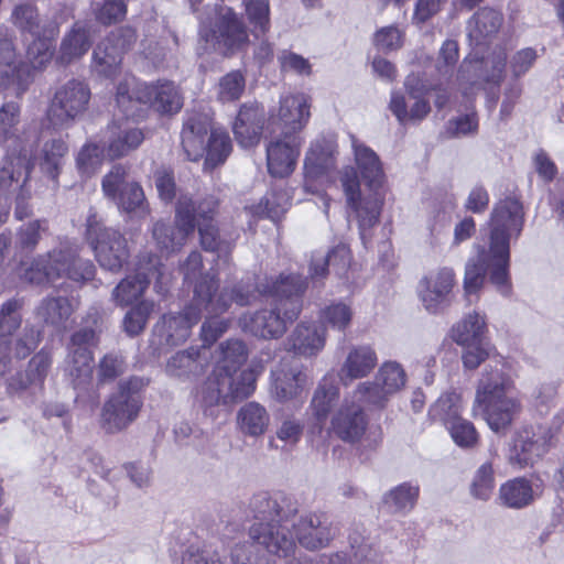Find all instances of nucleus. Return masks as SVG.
Wrapping results in <instances>:
<instances>
[{
    "label": "nucleus",
    "instance_id": "obj_1",
    "mask_svg": "<svg viewBox=\"0 0 564 564\" xmlns=\"http://www.w3.org/2000/svg\"><path fill=\"white\" fill-rule=\"evenodd\" d=\"M249 509L257 520L249 530L252 542L232 549V564H273L271 554L283 558L293 556L296 542L290 527L299 544L308 551L328 546L336 535L332 522L322 513L310 512L296 519L297 501L282 494L258 492L251 498Z\"/></svg>",
    "mask_w": 564,
    "mask_h": 564
},
{
    "label": "nucleus",
    "instance_id": "obj_2",
    "mask_svg": "<svg viewBox=\"0 0 564 564\" xmlns=\"http://www.w3.org/2000/svg\"><path fill=\"white\" fill-rule=\"evenodd\" d=\"M486 332L485 316L473 312L453 326L452 338L463 347L465 369L474 370L490 359L479 379L475 405L481 409L490 430L499 433L511 425L521 405L517 398L509 394L513 388L509 368L501 356H494L496 349L486 338Z\"/></svg>",
    "mask_w": 564,
    "mask_h": 564
},
{
    "label": "nucleus",
    "instance_id": "obj_3",
    "mask_svg": "<svg viewBox=\"0 0 564 564\" xmlns=\"http://www.w3.org/2000/svg\"><path fill=\"white\" fill-rule=\"evenodd\" d=\"M218 207L219 200L214 196L195 200L189 195H181L175 208V226L155 223L153 239L162 251L173 252L181 249L197 229L202 248L216 253L224 264L230 265L240 234L237 228L218 225Z\"/></svg>",
    "mask_w": 564,
    "mask_h": 564
},
{
    "label": "nucleus",
    "instance_id": "obj_4",
    "mask_svg": "<svg viewBox=\"0 0 564 564\" xmlns=\"http://www.w3.org/2000/svg\"><path fill=\"white\" fill-rule=\"evenodd\" d=\"M307 283L300 274L281 273L278 278L265 276L252 289L249 284L238 283L228 289L230 305L247 306L259 296L272 299L269 308H262L252 315H243L240 324L245 330L263 339L282 337L290 324L300 315L303 306L302 296Z\"/></svg>",
    "mask_w": 564,
    "mask_h": 564
},
{
    "label": "nucleus",
    "instance_id": "obj_5",
    "mask_svg": "<svg viewBox=\"0 0 564 564\" xmlns=\"http://www.w3.org/2000/svg\"><path fill=\"white\" fill-rule=\"evenodd\" d=\"M522 228L523 209L517 198L507 197L496 204L490 216L488 248H481L465 267L464 289L467 294L482 286L486 274L501 295L511 294L510 241L520 236Z\"/></svg>",
    "mask_w": 564,
    "mask_h": 564
},
{
    "label": "nucleus",
    "instance_id": "obj_6",
    "mask_svg": "<svg viewBox=\"0 0 564 564\" xmlns=\"http://www.w3.org/2000/svg\"><path fill=\"white\" fill-rule=\"evenodd\" d=\"M20 106L17 101L2 105V143H6L7 154L2 162V185L7 180L11 184L26 182L33 167V159L39 163L41 171L52 181L56 182L68 147L62 139L46 141L39 156H33L35 135L17 134L14 126L19 122Z\"/></svg>",
    "mask_w": 564,
    "mask_h": 564
},
{
    "label": "nucleus",
    "instance_id": "obj_7",
    "mask_svg": "<svg viewBox=\"0 0 564 564\" xmlns=\"http://www.w3.org/2000/svg\"><path fill=\"white\" fill-rule=\"evenodd\" d=\"M354 158L360 174L369 189L368 196H362L360 182L355 167L345 166L340 172V183L346 196L349 215L354 214L358 220L359 235L364 243L367 239V230L373 227L381 213L383 196L380 189L383 186L386 175L378 154L368 145L351 135Z\"/></svg>",
    "mask_w": 564,
    "mask_h": 564
},
{
    "label": "nucleus",
    "instance_id": "obj_8",
    "mask_svg": "<svg viewBox=\"0 0 564 564\" xmlns=\"http://www.w3.org/2000/svg\"><path fill=\"white\" fill-rule=\"evenodd\" d=\"M214 283L209 278L200 281L193 291V299L183 312L163 314L154 324L150 346L159 355L164 349L183 345L191 336L192 328L208 313H226L230 308L227 288H224L217 300L212 299Z\"/></svg>",
    "mask_w": 564,
    "mask_h": 564
},
{
    "label": "nucleus",
    "instance_id": "obj_9",
    "mask_svg": "<svg viewBox=\"0 0 564 564\" xmlns=\"http://www.w3.org/2000/svg\"><path fill=\"white\" fill-rule=\"evenodd\" d=\"M95 265L89 260L78 257V247L69 239H63L57 247L46 254L39 256L30 262H22L18 269L19 276L30 283L40 285L53 283L59 278L75 282H86L94 278Z\"/></svg>",
    "mask_w": 564,
    "mask_h": 564
},
{
    "label": "nucleus",
    "instance_id": "obj_10",
    "mask_svg": "<svg viewBox=\"0 0 564 564\" xmlns=\"http://www.w3.org/2000/svg\"><path fill=\"white\" fill-rule=\"evenodd\" d=\"M116 102L126 118L137 119L147 105L161 113H176L183 98L173 82L139 83L134 76L127 75L117 86Z\"/></svg>",
    "mask_w": 564,
    "mask_h": 564
},
{
    "label": "nucleus",
    "instance_id": "obj_11",
    "mask_svg": "<svg viewBox=\"0 0 564 564\" xmlns=\"http://www.w3.org/2000/svg\"><path fill=\"white\" fill-rule=\"evenodd\" d=\"M147 384L148 380L135 376L119 382L117 391L109 395L101 410L100 422L107 433L121 432L138 419Z\"/></svg>",
    "mask_w": 564,
    "mask_h": 564
},
{
    "label": "nucleus",
    "instance_id": "obj_12",
    "mask_svg": "<svg viewBox=\"0 0 564 564\" xmlns=\"http://www.w3.org/2000/svg\"><path fill=\"white\" fill-rule=\"evenodd\" d=\"M263 371L261 362L252 361L250 366L239 375V381L228 375L221 376L213 370L200 390V404L206 415H215V408L234 400L250 397L257 388V379Z\"/></svg>",
    "mask_w": 564,
    "mask_h": 564
},
{
    "label": "nucleus",
    "instance_id": "obj_13",
    "mask_svg": "<svg viewBox=\"0 0 564 564\" xmlns=\"http://www.w3.org/2000/svg\"><path fill=\"white\" fill-rule=\"evenodd\" d=\"M86 239L101 268L119 272L130 257L127 239L117 229L106 227L90 208L86 219Z\"/></svg>",
    "mask_w": 564,
    "mask_h": 564
},
{
    "label": "nucleus",
    "instance_id": "obj_14",
    "mask_svg": "<svg viewBox=\"0 0 564 564\" xmlns=\"http://www.w3.org/2000/svg\"><path fill=\"white\" fill-rule=\"evenodd\" d=\"M507 58L506 50L498 47L487 57L475 59L466 57L459 66V79L482 89L491 109L496 107L499 99L500 85L506 75Z\"/></svg>",
    "mask_w": 564,
    "mask_h": 564
},
{
    "label": "nucleus",
    "instance_id": "obj_15",
    "mask_svg": "<svg viewBox=\"0 0 564 564\" xmlns=\"http://www.w3.org/2000/svg\"><path fill=\"white\" fill-rule=\"evenodd\" d=\"M90 97V88L84 80L73 78L62 84L48 104V123L54 129L70 127L87 110Z\"/></svg>",
    "mask_w": 564,
    "mask_h": 564
},
{
    "label": "nucleus",
    "instance_id": "obj_16",
    "mask_svg": "<svg viewBox=\"0 0 564 564\" xmlns=\"http://www.w3.org/2000/svg\"><path fill=\"white\" fill-rule=\"evenodd\" d=\"M96 344L97 335L91 328H82L70 336L63 371L74 389L85 390L91 382L94 370L91 348Z\"/></svg>",
    "mask_w": 564,
    "mask_h": 564
},
{
    "label": "nucleus",
    "instance_id": "obj_17",
    "mask_svg": "<svg viewBox=\"0 0 564 564\" xmlns=\"http://www.w3.org/2000/svg\"><path fill=\"white\" fill-rule=\"evenodd\" d=\"M101 188L105 196L112 199L124 213L143 218L149 214V207L142 187L137 182L127 180V170L116 164L104 176Z\"/></svg>",
    "mask_w": 564,
    "mask_h": 564
},
{
    "label": "nucleus",
    "instance_id": "obj_18",
    "mask_svg": "<svg viewBox=\"0 0 564 564\" xmlns=\"http://www.w3.org/2000/svg\"><path fill=\"white\" fill-rule=\"evenodd\" d=\"M554 434L542 424L525 426L514 434L508 463L517 469L533 466L551 448Z\"/></svg>",
    "mask_w": 564,
    "mask_h": 564
},
{
    "label": "nucleus",
    "instance_id": "obj_19",
    "mask_svg": "<svg viewBox=\"0 0 564 564\" xmlns=\"http://www.w3.org/2000/svg\"><path fill=\"white\" fill-rule=\"evenodd\" d=\"M199 35L209 42V37L225 53H232L243 48L248 41L249 34L241 17L230 7L220 6L216 11L215 24L208 32L202 23Z\"/></svg>",
    "mask_w": 564,
    "mask_h": 564
},
{
    "label": "nucleus",
    "instance_id": "obj_20",
    "mask_svg": "<svg viewBox=\"0 0 564 564\" xmlns=\"http://www.w3.org/2000/svg\"><path fill=\"white\" fill-rule=\"evenodd\" d=\"M131 28L117 29L97 44L93 52V70L105 78H112L120 69L122 55L135 42Z\"/></svg>",
    "mask_w": 564,
    "mask_h": 564
},
{
    "label": "nucleus",
    "instance_id": "obj_21",
    "mask_svg": "<svg viewBox=\"0 0 564 564\" xmlns=\"http://www.w3.org/2000/svg\"><path fill=\"white\" fill-rule=\"evenodd\" d=\"M153 276H156L155 288H159L163 280L159 257L150 254L145 261V257L140 256L135 275L127 276L116 285L111 292V301L120 307L131 305L143 295Z\"/></svg>",
    "mask_w": 564,
    "mask_h": 564
},
{
    "label": "nucleus",
    "instance_id": "obj_22",
    "mask_svg": "<svg viewBox=\"0 0 564 564\" xmlns=\"http://www.w3.org/2000/svg\"><path fill=\"white\" fill-rule=\"evenodd\" d=\"M456 275L452 268L443 267L423 276L417 285V295L423 307L437 314L452 303Z\"/></svg>",
    "mask_w": 564,
    "mask_h": 564
},
{
    "label": "nucleus",
    "instance_id": "obj_23",
    "mask_svg": "<svg viewBox=\"0 0 564 564\" xmlns=\"http://www.w3.org/2000/svg\"><path fill=\"white\" fill-rule=\"evenodd\" d=\"M311 101L305 94L281 96L278 113H271L269 121L272 133L301 135L311 117Z\"/></svg>",
    "mask_w": 564,
    "mask_h": 564
},
{
    "label": "nucleus",
    "instance_id": "obj_24",
    "mask_svg": "<svg viewBox=\"0 0 564 564\" xmlns=\"http://www.w3.org/2000/svg\"><path fill=\"white\" fill-rule=\"evenodd\" d=\"M273 134L267 144L268 171L274 177H285L295 170L304 139L294 133L276 132Z\"/></svg>",
    "mask_w": 564,
    "mask_h": 564
},
{
    "label": "nucleus",
    "instance_id": "obj_25",
    "mask_svg": "<svg viewBox=\"0 0 564 564\" xmlns=\"http://www.w3.org/2000/svg\"><path fill=\"white\" fill-rule=\"evenodd\" d=\"M2 97H21L33 80L31 67L15 54L10 41L2 39Z\"/></svg>",
    "mask_w": 564,
    "mask_h": 564
},
{
    "label": "nucleus",
    "instance_id": "obj_26",
    "mask_svg": "<svg viewBox=\"0 0 564 564\" xmlns=\"http://www.w3.org/2000/svg\"><path fill=\"white\" fill-rule=\"evenodd\" d=\"M368 419L362 405L346 397L333 413L330 430L336 437L346 443L358 442L366 433Z\"/></svg>",
    "mask_w": 564,
    "mask_h": 564
},
{
    "label": "nucleus",
    "instance_id": "obj_27",
    "mask_svg": "<svg viewBox=\"0 0 564 564\" xmlns=\"http://www.w3.org/2000/svg\"><path fill=\"white\" fill-rule=\"evenodd\" d=\"M107 149V159L116 160L129 155L144 140L143 131L128 122H112L100 134Z\"/></svg>",
    "mask_w": 564,
    "mask_h": 564
},
{
    "label": "nucleus",
    "instance_id": "obj_28",
    "mask_svg": "<svg viewBox=\"0 0 564 564\" xmlns=\"http://www.w3.org/2000/svg\"><path fill=\"white\" fill-rule=\"evenodd\" d=\"M306 383L307 377L299 366L281 362L271 370L270 393L276 401L285 403L301 397Z\"/></svg>",
    "mask_w": 564,
    "mask_h": 564
},
{
    "label": "nucleus",
    "instance_id": "obj_29",
    "mask_svg": "<svg viewBox=\"0 0 564 564\" xmlns=\"http://www.w3.org/2000/svg\"><path fill=\"white\" fill-rule=\"evenodd\" d=\"M76 311L74 300L67 296H45L36 305L34 314L36 319L54 333L65 332L72 323V316Z\"/></svg>",
    "mask_w": 564,
    "mask_h": 564
},
{
    "label": "nucleus",
    "instance_id": "obj_30",
    "mask_svg": "<svg viewBox=\"0 0 564 564\" xmlns=\"http://www.w3.org/2000/svg\"><path fill=\"white\" fill-rule=\"evenodd\" d=\"M208 354L205 347H189L171 356L165 365L167 376L183 381H191L207 370Z\"/></svg>",
    "mask_w": 564,
    "mask_h": 564
},
{
    "label": "nucleus",
    "instance_id": "obj_31",
    "mask_svg": "<svg viewBox=\"0 0 564 564\" xmlns=\"http://www.w3.org/2000/svg\"><path fill=\"white\" fill-rule=\"evenodd\" d=\"M337 143L333 138L318 137L310 145L304 160L305 184L328 174L336 165Z\"/></svg>",
    "mask_w": 564,
    "mask_h": 564
},
{
    "label": "nucleus",
    "instance_id": "obj_32",
    "mask_svg": "<svg viewBox=\"0 0 564 564\" xmlns=\"http://www.w3.org/2000/svg\"><path fill=\"white\" fill-rule=\"evenodd\" d=\"M212 129V120L205 113H191L181 132L183 150L189 161H198L205 153V137Z\"/></svg>",
    "mask_w": 564,
    "mask_h": 564
},
{
    "label": "nucleus",
    "instance_id": "obj_33",
    "mask_svg": "<svg viewBox=\"0 0 564 564\" xmlns=\"http://www.w3.org/2000/svg\"><path fill=\"white\" fill-rule=\"evenodd\" d=\"M263 129V109L257 102L240 107L232 131L242 148H250L260 140Z\"/></svg>",
    "mask_w": 564,
    "mask_h": 564
},
{
    "label": "nucleus",
    "instance_id": "obj_34",
    "mask_svg": "<svg viewBox=\"0 0 564 564\" xmlns=\"http://www.w3.org/2000/svg\"><path fill=\"white\" fill-rule=\"evenodd\" d=\"M378 364L376 350L370 345H356L349 348L340 368L339 377L344 386L368 377Z\"/></svg>",
    "mask_w": 564,
    "mask_h": 564
},
{
    "label": "nucleus",
    "instance_id": "obj_35",
    "mask_svg": "<svg viewBox=\"0 0 564 564\" xmlns=\"http://www.w3.org/2000/svg\"><path fill=\"white\" fill-rule=\"evenodd\" d=\"M325 343L326 329L316 323L301 322L288 337L289 349L304 357L319 354Z\"/></svg>",
    "mask_w": 564,
    "mask_h": 564
},
{
    "label": "nucleus",
    "instance_id": "obj_36",
    "mask_svg": "<svg viewBox=\"0 0 564 564\" xmlns=\"http://www.w3.org/2000/svg\"><path fill=\"white\" fill-rule=\"evenodd\" d=\"M540 487L525 477H516L503 482L498 490V499L503 507L522 509L530 506L539 496Z\"/></svg>",
    "mask_w": 564,
    "mask_h": 564
},
{
    "label": "nucleus",
    "instance_id": "obj_37",
    "mask_svg": "<svg viewBox=\"0 0 564 564\" xmlns=\"http://www.w3.org/2000/svg\"><path fill=\"white\" fill-rule=\"evenodd\" d=\"M503 22L501 12L484 7L467 23V34L475 47L486 44L487 40L498 33Z\"/></svg>",
    "mask_w": 564,
    "mask_h": 564
},
{
    "label": "nucleus",
    "instance_id": "obj_38",
    "mask_svg": "<svg viewBox=\"0 0 564 564\" xmlns=\"http://www.w3.org/2000/svg\"><path fill=\"white\" fill-rule=\"evenodd\" d=\"M339 399V386L337 378L334 373H326L314 392L311 401V410L318 431L323 429V425L328 417L330 410L337 403Z\"/></svg>",
    "mask_w": 564,
    "mask_h": 564
},
{
    "label": "nucleus",
    "instance_id": "obj_39",
    "mask_svg": "<svg viewBox=\"0 0 564 564\" xmlns=\"http://www.w3.org/2000/svg\"><path fill=\"white\" fill-rule=\"evenodd\" d=\"M351 263V252L346 243L335 246L325 256L322 253H314L312 256L310 273L313 279L324 278L329 269H332L338 276L347 273Z\"/></svg>",
    "mask_w": 564,
    "mask_h": 564
},
{
    "label": "nucleus",
    "instance_id": "obj_40",
    "mask_svg": "<svg viewBox=\"0 0 564 564\" xmlns=\"http://www.w3.org/2000/svg\"><path fill=\"white\" fill-rule=\"evenodd\" d=\"M219 357L216 361L214 370L221 376L228 375L239 381V375L243 371L240 367L248 358V349L246 344L236 338L221 343L218 347Z\"/></svg>",
    "mask_w": 564,
    "mask_h": 564
},
{
    "label": "nucleus",
    "instance_id": "obj_41",
    "mask_svg": "<svg viewBox=\"0 0 564 564\" xmlns=\"http://www.w3.org/2000/svg\"><path fill=\"white\" fill-rule=\"evenodd\" d=\"M58 33V24L50 22L47 25L43 26V31L40 34L31 35L33 41L28 46L26 55L33 69H43L51 63L53 57L54 40Z\"/></svg>",
    "mask_w": 564,
    "mask_h": 564
},
{
    "label": "nucleus",
    "instance_id": "obj_42",
    "mask_svg": "<svg viewBox=\"0 0 564 564\" xmlns=\"http://www.w3.org/2000/svg\"><path fill=\"white\" fill-rule=\"evenodd\" d=\"M90 47V34L86 25L76 22L67 33L59 47L56 62L63 66L73 63L84 56Z\"/></svg>",
    "mask_w": 564,
    "mask_h": 564
},
{
    "label": "nucleus",
    "instance_id": "obj_43",
    "mask_svg": "<svg viewBox=\"0 0 564 564\" xmlns=\"http://www.w3.org/2000/svg\"><path fill=\"white\" fill-rule=\"evenodd\" d=\"M410 99L413 100V104L408 108L405 97L401 93H391L389 109L400 124L420 123L431 112V105L425 96Z\"/></svg>",
    "mask_w": 564,
    "mask_h": 564
},
{
    "label": "nucleus",
    "instance_id": "obj_44",
    "mask_svg": "<svg viewBox=\"0 0 564 564\" xmlns=\"http://www.w3.org/2000/svg\"><path fill=\"white\" fill-rule=\"evenodd\" d=\"M237 423L242 434L261 436L269 427L270 414L262 404L251 401L238 411Z\"/></svg>",
    "mask_w": 564,
    "mask_h": 564
},
{
    "label": "nucleus",
    "instance_id": "obj_45",
    "mask_svg": "<svg viewBox=\"0 0 564 564\" xmlns=\"http://www.w3.org/2000/svg\"><path fill=\"white\" fill-rule=\"evenodd\" d=\"M491 459L484 462L475 470L470 485L469 495L479 501H488L496 488V478L492 459L498 456L497 448L489 449Z\"/></svg>",
    "mask_w": 564,
    "mask_h": 564
},
{
    "label": "nucleus",
    "instance_id": "obj_46",
    "mask_svg": "<svg viewBox=\"0 0 564 564\" xmlns=\"http://www.w3.org/2000/svg\"><path fill=\"white\" fill-rule=\"evenodd\" d=\"M419 494L420 487L417 485L403 482L383 496V505L391 513L405 514L414 508Z\"/></svg>",
    "mask_w": 564,
    "mask_h": 564
},
{
    "label": "nucleus",
    "instance_id": "obj_47",
    "mask_svg": "<svg viewBox=\"0 0 564 564\" xmlns=\"http://www.w3.org/2000/svg\"><path fill=\"white\" fill-rule=\"evenodd\" d=\"M232 150L231 140L226 130L210 129L208 143L205 145V166L214 169L223 164Z\"/></svg>",
    "mask_w": 564,
    "mask_h": 564
},
{
    "label": "nucleus",
    "instance_id": "obj_48",
    "mask_svg": "<svg viewBox=\"0 0 564 564\" xmlns=\"http://www.w3.org/2000/svg\"><path fill=\"white\" fill-rule=\"evenodd\" d=\"M246 17L251 25L254 37L264 36L271 29L270 1L245 0Z\"/></svg>",
    "mask_w": 564,
    "mask_h": 564
},
{
    "label": "nucleus",
    "instance_id": "obj_49",
    "mask_svg": "<svg viewBox=\"0 0 564 564\" xmlns=\"http://www.w3.org/2000/svg\"><path fill=\"white\" fill-rule=\"evenodd\" d=\"M288 208L289 202L283 194L271 193L264 196L259 204L246 206L243 213L247 217H267L276 221Z\"/></svg>",
    "mask_w": 564,
    "mask_h": 564
},
{
    "label": "nucleus",
    "instance_id": "obj_50",
    "mask_svg": "<svg viewBox=\"0 0 564 564\" xmlns=\"http://www.w3.org/2000/svg\"><path fill=\"white\" fill-rule=\"evenodd\" d=\"M181 272L186 282H194V288L205 278H209L214 283L212 299L214 301L217 300L220 293H217L219 286L217 274L214 272H203V256L199 251L194 250L188 254L186 260L181 264Z\"/></svg>",
    "mask_w": 564,
    "mask_h": 564
},
{
    "label": "nucleus",
    "instance_id": "obj_51",
    "mask_svg": "<svg viewBox=\"0 0 564 564\" xmlns=\"http://www.w3.org/2000/svg\"><path fill=\"white\" fill-rule=\"evenodd\" d=\"M463 410L462 397L455 391L442 394L430 409V416L434 421L449 424L456 419L462 417Z\"/></svg>",
    "mask_w": 564,
    "mask_h": 564
},
{
    "label": "nucleus",
    "instance_id": "obj_52",
    "mask_svg": "<svg viewBox=\"0 0 564 564\" xmlns=\"http://www.w3.org/2000/svg\"><path fill=\"white\" fill-rule=\"evenodd\" d=\"M107 158V149L101 141H88L83 145L76 158L78 171L86 176L93 175Z\"/></svg>",
    "mask_w": 564,
    "mask_h": 564
},
{
    "label": "nucleus",
    "instance_id": "obj_53",
    "mask_svg": "<svg viewBox=\"0 0 564 564\" xmlns=\"http://www.w3.org/2000/svg\"><path fill=\"white\" fill-rule=\"evenodd\" d=\"M352 316L349 301H333L321 311L322 322L338 332H345L350 326Z\"/></svg>",
    "mask_w": 564,
    "mask_h": 564
},
{
    "label": "nucleus",
    "instance_id": "obj_54",
    "mask_svg": "<svg viewBox=\"0 0 564 564\" xmlns=\"http://www.w3.org/2000/svg\"><path fill=\"white\" fill-rule=\"evenodd\" d=\"M154 302L151 300H142L132 306L124 315L122 326L124 333L134 337L141 334L154 311Z\"/></svg>",
    "mask_w": 564,
    "mask_h": 564
},
{
    "label": "nucleus",
    "instance_id": "obj_55",
    "mask_svg": "<svg viewBox=\"0 0 564 564\" xmlns=\"http://www.w3.org/2000/svg\"><path fill=\"white\" fill-rule=\"evenodd\" d=\"M349 398L359 404L383 408L391 397L375 377L372 381L360 382Z\"/></svg>",
    "mask_w": 564,
    "mask_h": 564
},
{
    "label": "nucleus",
    "instance_id": "obj_56",
    "mask_svg": "<svg viewBox=\"0 0 564 564\" xmlns=\"http://www.w3.org/2000/svg\"><path fill=\"white\" fill-rule=\"evenodd\" d=\"M376 377L390 397L403 389L408 380L402 365L392 360L383 362Z\"/></svg>",
    "mask_w": 564,
    "mask_h": 564
},
{
    "label": "nucleus",
    "instance_id": "obj_57",
    "mask_svg": "<svg viewBox=\"0 0 564 564\" xmlns=\"http://www.w3.org/2000/svg\"><path fill=\"white\" fill-rule=\"evenodd\" d=\"M52 365L51 354L42 349L29 361L25 370V380H21L20 388L25 389L29 386L42 387Z\"/></svg>",
    "mask_w": 564,
    "mask_h": 564
},
{
    "label": "nucleus",
    "instance_id": "obj_58",
    "mask_svg": "<svg viewBox=\"0 0 564 564\" xmlns=\"http://www.w3.org/2000/svg\"><path fill=\"white\" fill-rule=\"evenodd\" d=\"M453 442L463 449H473L479 443V433L475 425L463 417L446 425Z\"/></svg>",
    "mask_w": 564,
    "mask_h": 564
},
{
    "label": "nucleus",
    "instance_id": "obj_59",
    "mask_svg": "<svg viewBox=\"0 0 564 564\" xmlns=\"http://www.w3.org/2000/svg\"><path fill=\"white\" fill-rule=\"evenodd\" d=\"M11 19L17 28L30 35L40 34L43 31V26L50 23L42 22L39 19L37 9L32 4L17 6L11 14Z\"/></svg>",
    "mask_w": 564,
    "mask_h": 564
},
{
    "label": "nucleus",
    "instance_id": "obj_60",
    "mask_svg": "<svg viewBox=\"0 0 564 564\" xmlns=\"http://www.w3.org/2000/svg\"><path fill=\"white\" fill-rule=\"evenodd\" d=\"M245 87V75L240 70L229 72L219 79L217 97L223 102L238 100L241 97Z\"/></svg>",
    "mask_w": 564,
    "mask_h": 564
},
{
    "label": "nucleus",
    "instance_id": "obj_61",
    "mask_svg": "<svg viewBox=\"0 0 564 564\" xmlns=\"http://www.w3.org/2000/svg\"><path fill=\"white\" fill-rule=\"evenodd\" d=\"M205 315V321L200 327V339L203 345L200 347H205L206 354H208V347H210L219 337H221L229 327V321L226 318H220L219 315L221 313H208L203 310V314Z\"/></svg>",
    "mask_w": 564,
    "mask_h": 564
},
{
    "label": "nucleus",
    "instance_id": "obj_62",
    "mask_svg": "<svg viewBox=\"0 0 564 564\" xmlns=\"http://www.w3.org/2000/svg\"><path fill=\"white\" fill-rule=\"evenodd\" d=\"M303 432V420L289 415L285 416L276 427L275 436L283 443V449H293L302 440Z\"/></svg>",
    "mask_w": 564,
    "mask_h": 564
},
{
    "label": "nucleus",
    "instance_id": "obj_63",
    "mask_svg": "<svg viewBox=\"0 0 564 564\" xmlns=\"http://www.w3.org/2000/svg\"><path fill=\"white\" fill-rule=\"evenodd\" d=\"M404 36V31L397 25H387L375 32L372 43L379 52L390 53L403 46Z\"/></svg>",
    "mask_w": 564,
    "mask_h": 564
},
{
    "label": "nucleus",
    "instance_id": "obj_64",
    "mask_svg": "<svg viewBox=\"0 0 564 564\" xmlns=\"http://www.w3.org/2000/svg\"><path fill=\"white\" fill-rule=\"evenodd\" d=\"M459 58L458 43L454 40H446L438 52L435 69L441 78L452 77Z\"/></svg>",
    "mask_w": 564,
    "mask_h": 564
}]
</instances>
